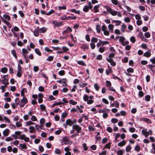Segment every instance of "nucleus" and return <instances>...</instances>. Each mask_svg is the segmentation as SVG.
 <instances>
[{"label":"nucleus","mask_w":155,"mask_h":155,"mask_svg":"<svg viewBox=\"0 0 155 155\" xmlns=\"http://www.w3.org/2000/svg\"><path fill=\"white\" fill-rule=\"evenodd\" d=\"M141 47L143 49H147L148 46L146 44L143 43L141 45Z\"/></svg>","instance_id":"51"},{"label":"nucleus","mask_w":155,"mask_h":155,"mask_svg":"<svg viewBox=\"0 0 155 155\" xmlns=\"http://www.w3.org/2000/svg\"><path fill=\"white\" fill-rule=\"evenodd\" d=\"M114 26L112 24H109L108 26V28L110 32H113Z\"/></svg>","instance_id":"32"},{"label":"nucleus","mask_w":155,"mask_h":155,"mask_svg":"<svg viewBox=\"0 0 155 155\" xmlns=\"http://www.w3.org/2000/svg\"><path fill=\"white\" fill-rule=\"evenodd\" d=\"M142 134L146 137H147L148 135H151L152 132L151 130H149L148 131H147V130L143 129L141 131Z\"/></svg>","instance_id":"5"},{"label":"nucleus","mask_w":155,"mask_h":155,"mask_svg":"<svg viewBox=\"0 0 155 155\" xmlns=\"http://www.w3.org/2000/svg\"><path fill=\"white\" fill-rule=\"evenodd\" d=\"M39 28V27H37L35 29L33 34L34 35L36 36L37 37L39 35V33H40Z\"/></svg>","instance_id":"16"},{"label":"nucleus","mask_w":155,"mask_h":155,"mask_svg":"<svg viewBox=\"0 0 155 155\" xmlns=\"http://www.w3.org/2000/svg\"><path fill=\"white\" fill-rule=\"evenodd\" d=\"M62 129H60L56 131L54 133L56 135H59V134H60L62 132Z\"/></svg>","instance_id":"50"},{"label":"nucleus","mask_w":155,"mask_h":155,"mask_svg":"<svg viewBox=\"0 0 155 155\" xmlns=\"http://www.w3.org/2000/svg\"><path fill=\"white\" fill-rule=\"evenodd\" d=\"M140 147L138 145H137L134 147V150L135 151L137 152L139 151L140 150Z\"/></svg>","instance_id":"47"},{"label":"nucleus","mask_w":155,"mask_h":155,"mask_svg":"<svg viewBox=\"0 0 155 155\" xmlns=\"http://www.w3.org/2000/svg\"><path fill=\"white\" fill-rule=\"evenodd\" d=\"M35 123L31 120H29L25 122V126H30L34 124Z\"/></svg>","instance_id":"23"},{"label":"nucleus","mask_w":155,"mask_h":155,"mask_svg":"<svg viewBox=\"0 0 155 155\" xmlns=\"http://www.w3.org/2000/svg\"><path fill=\"white\" fill-rule=\"evenodd\" d=\"M81 48L83 50L87 49L88 48V46L87 44H84L82 45Z\"/></svg>","instance_id":"42"},{"label":"nucleus","mask_w":155,"mask_h":155,"mask_svg":"<svg viewBox=\"0 0 155 155\" xmlns=\"http://www.w3.org/2000/svg\"><path fill=\"white\" fill-rule=\"evenodd\" d=\"M152 149L150 150V152L152 153L155 154V144L153 143L152 144Z\"/></svg>","instance_id":"30"},{"label":"nucleus","mask_w":155,"mask_h":155,"mask_svg":"<svg viewBox=\"0 0 155 155\" xmlns=\"http://www.w3.org/2000/svg\"><path fill=\"white\" fill-rule=\"evenodd\" d=\"M112 22L115 23V25L116 26H119L120 25L121 23V21L118 20H113Z\"/></svg>","instance_id":"20"},{"label":"nucleus","mask_w":155,"mask_h":155,"mask_svg":"<svg viewBox=\"0 0 155 155\" xmlns=\"http://www.w3.org/2000/svg\"><path fill=\"white\" fill-rule=\"evenodd\" d=\"M140 120H141L143 121L147 122H148L149 123H151V121L150 119L147 118H141L140 119Z\"/></svg>","instance_id":"37"},{"label":"nucleus","mask_w":155,"mask_h":155,"mask_svg":"<svg viewBox=\"0 0 155 155\" xmlns=\"http://www.w3.org/2000/svg\"><path fill=\"white\" fill-rule=\"evenodd\" d=\"M16 126L18 127H20L22 126V124L19 122L17 121L15 123Z\"/></svg>","instance_id":"54"},{"label":"nucleus","mask_w":155,"mask_h":155,"mask_svg":"<svg viewBox=\"0 0 155 155\" xmlns=\"http://www.w3.org/2000/svg\"><path fill=\"white\" fill-rule=\"evenodd\" d=\"M69 102L70 104L72 105H75L77 104V102L75 101L72 99L70 100Z\"/></svg>","instance_id":"41"},{"label":"nucleus","mask_w":155,"mask_h":155,"mask_svg":"<svg viewBox=\"0 0 155 155\" xmlns=\"http://www.w3.org/2000/svg\"><path fill=\"white\" fill-rule=\"evenodd\" d=\"M66 123L68 125H69L70 126H71L73 124L72 121L70 119L67 120L66 121Z\"/></svg>","instance_id":"35"},{"label":"nucleus","mask_w":155,"mask_h":155,"mask_svg":"<svg viewBox=\"0 0 155 155\" xmlns=\"http://www.w3.org/2000/svg\"><path fill=\"white\" fill-rule=\"evenodd\" d=\"M44 127V125L40 124H36L35 127V128L36 130H37L38 131H40L41 130L43 129V127Z\"/></svg>","instance_id":"17"},{"label":"nucleus","mask_w":155,"mask_h":155,"mask_svg":"<svg viewBox=\"0 0 155 155\" xmlns=\"http://www.w3.org/2000/svg\"><path fill=\"white\" fill-rule=\"evenodd\" d=\"M130 40L133 43H134L136 41L135 38L134 36L131 37L130 38Z\"/></svg>","instance_id":"61"},{"label":"nucleus","mask_w":155,"mask_h":155,"mask_svg":"<svg viewBox=\"0 0 155 155\" xmlns=\"http://www.w3.org/2000/svg\"><path fill=\"white\" fill-rule=\"evenodd\" d=\"M111 2L115 5H117L119 3V2L117 0H111Z\"/></svg>","instance_id":"63"},{"label":"nucleus","mask_w":155,"mask_h":155,"mask_svg":"<svg viewBox=\"0 0 155 155\" xmlns=\"http://www.w3.org/2000/svg\"><path fill=\"white\" fill-rule=\"evenodd\" d=\"M54 153L56 154H60L61 153V152L59 149L56 148L55 150Z\"/></svg>","instance_id":"52"},{"label":"nucleus","mask_w":155,"mask_h":155,"mask_svg":"<svg viewBox=\"0 0 155 155\" xmlns=\"http://www.w3.org/2000/svg\"><path fill=\"white\" fill-rule=\"evenodd\" d=\"M29 132L30 133H35V127L33 126H30L29 128Z\"/></svg>","instance_id":"19"},{"label":"nucleus","mask_w":155,"mask_h":155,"mask_svg":"<svg viewBox=\"0 0 155 155\" xmlns=\"http://www.w3.org/2000/svg\"><path fill=\"white\" fill-rule=\"evenodd\" d=\"M106 10L108 12L113 16L117 15L118 17H122L121 13L120 12L115 11L114 9L109 7L107 8Z\"/></svg>","instance_id":"2"},{"label":"nucleus","mask_w":155,"mask_h":155,"mask_svg":"<svg viewBox=\"0 0 155 155\" xmlns=\"http://www.w3.org/2000/svg\"><path fill=\"white\" fill-rule=\"evenodd\" d=\"M63 141L65 144H69L70 143V141L66 137H65L63 138Z\"/></svg>","instance_id":"27"},{"label":"nucleus","mask_w":155,"mask_h":155,"mask_svg":"<svg viewBox=\"0 0 155 155\" xmlns=\"http://www.w3.org/2000/svg\"><path fill=\"white\" fill-rule=\"evenodd\" d=\"M119 103L117 101H115V103H113L111 104H110V107H119Z\"/></svg>","instance_id":"21"},{"label":"nucleus","mask_w":155,"mask_h":155,"mask_svg":"<svg viewBox=\"0 0 155 155\" xmlns=\"http://www.w3.org/2000/svg\"><path fill=\"white\" fill-rule=\"evenodd\" d=\"M8 69L6 67H3L1 68V71L3 73H6L8 71Z\"/></svg>","instance_id":"36"},{"label":"nucleus","mask_w":155,"mask_h":155,"mask_svg":"<svg viewBox=\"0 0 155 155\" xmlns=\"http://www.w3.org/2000/svg\"><path fill=\"white\" fill-rule=\"evenodd\" d=\"M106 85L107 87H109L111 85V83L108 81H106Z\"/></svg>","instance_id":"48"},{"label":"nucleus","mask_w":155,"mask_h":155,"mask_svg":"<svg viewBox=\"0 0 155 155\" xmlns=\"http://www.w3.org/2000/svg\"><path fill=\"white\" fill-rule=\"evenodd\" d=\"M124 6L126 8L128 13H130L131 11H133V10L129 6L126 5H124Z\"/></svg>","instance_id":"34"},{"label":"nucleus","mask_w":155,"mask_h":155,"mask_svg":"<svg viewBox=\"0 0 155 155\" xmlns=\"http://www.w3.org/2000/svg\"><path fill=\"white\" fill-rule=\"evenodd\" d=\"M1 17L2 19V21L3 22H4V21H8L10 19V16L7 14H4L3 15V17L1 16Z\"/></svg>","instance_id":"12"},{"label":"nucleus","mask_w":155,"mask_h":155,"mask_svg":"<svg viewBox=\"0 0 155 155\" xmlns=\"http://www.w3.org/2000/svg\"><path fill=\"white\" fill-rule=\"evenodd\" d=\"M47 29V28L45 27H42L41 28H39L40 33H44L46 31Z\"/></svg>","instance_id":"31"},{"label":"nucleus","mask_w":155,"mask_h":155,"mask_svg":"<svg viewBox=\"0 0 155 155\" xmlns=\"http://www.w3.org/2000/svg\"><path fill=\"white\" fill-rule=\"evenodd\" d=\"M73 129L76 130L77 134H78L81 130V127L77 125H74L72 127Z\"/></svg>","instance_id":"10"},{"label":"nucleus","mask_w":155,"mask_h":155,"mask_svg":"<svg viewBox=\"0 0 155 155\" xmlns=\"http://www.w3.org/2000/svg\"><path fill=\"white\" fill-rule=\"evenodd\" d=\"M87 84V83H80L79 85L80 87H84L86 86Z\"/></svg>","instance_id":"53"},{"label":"nucleus","mask_w":155,"mask_h":155,"mask_svg":"<svg viewBox=\"0 0 155 155\" xmlns=\"http://www.w3.org/2000/svg\"><path fill=\"white\" fill-rule=\"evenodd\" d=\"M45 122V119L44 118H41L40 120V123L44 126V123Z\"/></svg>","instance_id":"55"},{"label":"nucleus","mask_w":155,"mask_h":155,"mask_svg":"<svg viewBox=\"0 0 155 155\" xmlns=\"http://www.w3.org/2000/svg\"><path fill=\"white\" fill-rule=\"evenodd\" d=\"M22 73L23 72L22 71L21 66L19 65V64H18L17 76L18 77H21Z\"/></svg>","instance_id":"6"},{"label":"nucleus","mask_w":155,"mask_h":155,"mask_svg":"<svg viewBox=\"0 0 155 155\" xmlns=\"http://www.w3.org/2000/svg\"><path fill=\"white\" fill-rule=\"evenodd\" d=\"M96 29L97 32L98 33H100L101 32V28L99 25H97L96 26Z\"/></svg>","instance_id":"57"},{"label":"nucleus","mask_w":155,"mask_h":155,"mask_svg":"<svg viewBox=\"0 0 155 155\" xmlns=\"http://www.w3.org/2000/svg\"><path fill=\"white\" fill-rule=\"evenodd\" d=\"M93 7V6L91 5V2H89L88 3V5H85L83 7V11L84 12H87L89 9H91Z\"/></svg>","instance_id":"3"},{"label":"nucleus","mask_w":155,"mask_h":155,"mask_svg":"<svg viewBox=\"0 0 155 155\" xmlns=\"http://www.w3.org/2000/svg\"><path fill=\"white\" fill-rule=\"evenodd\" d=\"M125 40V38L123 36H120L119 37V41L121 43V45L122 43L124 42Z\"/></svg>","instance_id":"29"},{"label":"nucleus","mask_w":155,"mask_h":155,"mask_svg":"<svg viewBox=\"0 0 155 155\" xmlns=\"http://www.w3.org/2000/svg\"><path fill=\"white\" fill-rule=\"evenodd\" d=\"M19 138L21 140H24L26 142H28L29 141V138L24 134L21 135Z\"/></svg>","instance_id":"8"},{"label":"nucleus","mask_w":155,"mask_h":155,"mask_svg":"<svg viewBox=\"0 0 155 155\" xmlns=\"http://www.w3.org/2000/svg\"><path fill=\"white\" fill-rule=\"evenodd\" d=\"M140 38L141 39L142 41H145L146 42H148V40L144 38L143 35H141L140 36Z\"/></svg>","instance_id":"58"},{"label":"nucleus","mask_w":155,"mask_h":155,"mask_svg":"<svg viewBox=\"0 0 155 155\" xmlns=\"http://www.w3.org/2000/svg\"><path fill=\"white\" fill-rule=\"evenodd\" d=\"M107 61L110 64V65L113 66H115L116 64V62H114L111 58H106Z\"/></svg>","instance_id":"13"},{"label":"nucleus","mask_w":155,"mask_h":155,"mask_svg":"<svg viewBox=\"0 0 155 155\" xmlns=\"http://www.w3.org/2000/svg\"><path fill=\"white\" fill-rule=\"evenodd\" d=\"M28 102V100L26 97H23L21 100L20 103V107H23L25 104Z\"/></svg>","instance_id":"7"},{"label":"nucleus","mask_w":155,"mask_h":155,"mask_svg":"<svg viewBox=\"0 0 155 155\" xmlns=\"http://www.w3.org/2000/svg\"><path fill=\"white\" fill-rule=\"evenodd\" d=\"M19 145L22 149H27V146L25 144H20Z\"/></svg>","instance_id":"43"},{"label":"nucleus","mask_w":155,"mask_h":155,"mask_svg":"<svg viewBox=\"0 0 155 155\" xmlns=\"http://www.w3.org/2000/svg\"><path fill=\"white\" fill-rule=\"evenodd\" d=\"M108 69L106 70V73L107 75H108L109 74L111 73L112 70L111 68L109 67V65L108 66Z\"/></svg>","instance_id":"33"},{"label":"nucleus","mask_w":155,"mask_h":155,"mask_svg":"<svg viewBox=\"0 0 155 155\" xmlns=\"http://www.w3.org/2000/svg\"><path fill=\"white\" fill-rule=\"evenodd\" d=\"M138 26H140L142 24V21L141 19L137 20L136 22Z\"/></svg>","instance_id":"59"},{"label":"nucleus","mask_w":155,"mask_h":155,"mask_svg":"<svg viewBox=\"0 0 155 155\" xmlns=\"http://www.w3.org/2000/svg\"><path fill=\"white\" fill-rule=\"evenodd\" d=\"M7 85H6V84H4V85L1 86V88L2 92H3L5 91V88Z\"/></svg>","instance_id":"45"},{"label":"nucleus","mask_w":155,"mask_h":155,"mask_svg":"<svg viewBox=\"0 0 155 155\" xmlns=\"http://www.w3.org/2000/svg\"><path fill=\"white\" fill-rule=\"evenodd\" d=\"M53 23L57 27H60L61 25H63V22H58L57 21H53Z\"/></svg>","instance_id":"18"},{"label":"nucleus","mask_w":155,"mask_h":155,"mask_svg":"<svg viewBox=\"0 0 155 155\" xmlns=\"http://www.w3.org/2000/svg\"><path fill=\"white\" fill-rule=\"evenodd\" d=\"M8 81V75H4L3 77V79L1 81V82L3 84L8 85L9 84Z\"/></svg>","instance_id":"4"},{"label":"nucleus","mask_w":155,"mask_h":155,"mask_svg":"<svg viewBox=\"0 0 155 155\" xmlns=\"http://www.w3.org/2000/svg\"><path fill=\"white\" fill-rule=\"evenodd\" d=\"M57 81L59 83L62 84V86H67V80L65 78H63L61 80H58Z\"/></svg>","instance_id":"9"},{"label":"nucleus","mask_w":155,"mask_h":155,"mask_svg":"<svg viewBox=\"0 0 155 155\" xmlns=\"http://www.w3.org/2000/svg\"><path fill=\"white\" fill-rule=\"evenodd\" d=\"M151 55V51L150 49L147 50L146 52H145L143 56L147 58H149Z\"/></svg>","instance_id":"15"},{"label":"nucleus","mask_w":155,"mask_h":155,"mask_svg":"<svg viewBox=\"0 0 155 155\" xmlns=\"http://www.w3.org/2000/svg\"><path fill=\"white\" fill-rule=\"evenodd\" d=\"M94 87L95 88V89L97 91H98L99 88L100 87L98 85V84L97 83H95L94 84Z\"/></svg>","instance_id":"44"},{"label":"nucleus","mask_w":155,"mask_h":155,"mask_svg":"<svg viewBox=\"0 0 155 155\" xmlns=\"http://www.w3.org/2000/svg\"><path fill=\"white\" fill-rule=\"evenodd\" d=\"M127 71L129 73H133L134 71V70L133 68H130L127 69Z\"/></svg>","instance_id":"60"},{"label":"nucleus","mask_w":155,"mask_h":155,"mask_svg":"<svg viewBox=\"0 0 155 155\" xmlns=\"http://www.w3.org/2000/svg\"><path fill=\"white\" fill-rule=\"evenodd\" d=\"M124 21L126 23H129L130 21V20L129 18L127 17L124 18Z\"/></svg>","instance_id":"62"},{"label":"nucleus","mask_w":155,"mask_h":155,"mask_svg":"<svg viewBox=\"0 0 155 155\" xmlns=\"http://www.w3.org/2000/svg\"><path fill=\"white\" fill-rule=\"evenodd\" d=\"M98 41V39L95 38L93 37L91 40V42L96 43Z\"/></svg>","instance_id":"56"},{"label":"nucleus","mask_w":155,"mask_h":155,"mask_svg":"<svg viewBox=\"0 0 155 155\" xmlns=\"http://www.w3.org/2000/svg\"><path fill=\"white\" fill-rule=\"evenodd\" d=\"M5 120V121L8 123L10 122L9 119L5 116H3L2 115H0V120L3 121Z\"/></svg>","instance_id":"11"},{"label":"nucleus","mask_w":155,"mask_h":155,"mask_svg":"<svg viewBox=\"0 0 155 155\" xmlns=\"http://www.w3.org/2000/svg\"><path fill=\"white\" fill-rule=\"evenodd\" d=\"M22 54L24 58L28 57V51L27 49L25 48H22Z\"/></svg>","instance_id":"14"},{"label":"nucleus","mask_w":155,"mask_h":155,"mask_svg":"<svg viewBox=\"0 0 155 155\" xmlns=\"http://www.w3.org/2000/svg\"><path fill=\"white\" fill-rule=\"evenodd\" d=\"M9 132L10 131L8 129H6L3 131V134L5 137L7 136L9 134Z\"/></svg>","instance_id":"26"},{"label":"nucleus","mask_w":155,"mask_h":155,"mask_svg":"<svg viewBox=\"0 0 155 155\" xmlns=\"http://www.w3.org/2000/svg\"><path fill=\"white\" fill-rule=\"evenodd\" d=\"M31 120L33 121H37V119L36 117L34 115L31 116Z\"/></svg>","instance_id":"39"},{"label":"nucleus","mask_w":155,"mask_h":155,"mask_svg":"<svg viewBox=\"0 0 155 155\" xmlns=\"http://www.w3.org/2000/svg\"><path fill=\"white\" fill-rule=\"evenodd\" d=\"M126 143V141L123 140L122 141L118 143L117 145L119 147H122L124 146Z\"/></svg>","instance_id":"25"},{"label":"nucleus","mask_w":155,"mask_h":155,"mask_svg":"<svg viewBox=\"0 0 155 155\" xmlns=\"http://www.w3.org/2000/svg\"><path fill=\"white\" fill-rule=\"evenodd\" d=\"M29 118V116L28 115L25 114L23 116V119L25 120L26 121L28 120Z\"/></svg>","instance_id":"64"},{"label":"nucleus","mask_w":155,"mask_h":155,"mask_svg":"<svg viewBox=\"0 0 155 155\" xmlns=\"http://www.w3.org/2000/svg\"><path fill=\"white\" fill-rule=\"evenodd\" d=\"M35 53L38 55L39 56H40L41 55V53L38 49L36 48L35 49Z\"/></svg>","instance_id":"40"},{"label":"nucleus","mask_w":155,"mask_h":155,"mask_svg":"<svg viewBox=\"0 0 155 155\" xmlns=\"http://www.w3.org/2000/svg\"><path fill=\"white\" fill-rule=\"evenodd\" d=\"M127 28V26L126 24L123 23L121 25V30L123 32H124L125 29Z\"/></svg>","instance_id":"28"},{"label":"nucleus","mask_w":155,"mask_h":155,"mask_svg":"<svg viewBox=\"0 0 155 155\" xmlns=\"http://www.w3.org/2000/svg\"><path fill=\"white\" fill-rule=\"evenodd\" d=\"M149 68L150 69L151 71L154 73H155V65L149 64L148 65Z\"/></svg>","instance_id":"24"},{"label":"nucleus","mask_w":155,"mask_h":155,"mask_svg":"<svg viewBox=\"0 0 155 155\" xmlns=\"http://www.w3.org/2000/svg\"><path fill=\"white\" fill-rule=\"evenodd\" d=\"M100 5H97L94 6V12L95 13L97 12H98V9L99 8Z\"/></svg>","instance_id":"38"},{"label":"nucleus","mask_w":155,"mask_h":155,"mask_svg":"<svg viewBox=\"0 0 155 155\" xmlns=\"http://www.w3.org/2000/svg\"><path fill=\"white\" fill-rule=\"evenodd\" d=\"M77 63L83 66H86L84 62L82 61H77Z\"/></svg>","instance_id":"46"},{"label":"nucleus","mask_w":155,"mask_h":155,"mask_svg":"<svg viewBox=\"0 0 155 155\" xmlns=\"http://www.w3.org/2000/svg\"><path fill=\"white\" fill-rule=\"evenodd\" d=\"M94 96L91 95L89 96L86 94H84L83 96V100L84 101L87 102L88 104H91L94 102L93 99Z\"/></svg>","instance_id":"1"},{"label":"nucleus","mask_w":155,"mask_h":155,"mask_svg":"<svg viewBox=\"0 0 155 155\" xmlns=\"http://www.w3.org/2000/svg\"><path fill=\"white\" fill-rule=\"evenodd\" d=\"M19 30V28L16 26H15L13 28L11 29V31L16 36L15 34V31H18Z\"/></svg>","instance_id":"22"},{"label":"nucleus","mask_w":155,"mask_h":155,"mask_svg":"<svg viewBox=\"0 0 155 155\" xmlns=\"http://www.w3.org/2000/svg\"><path fill=\"white\" fill-rule=\"evenodd\" d=\"M131 149V147L130 145H129L126 148V151L127 152H129Z\"/></svg>","instance_id":"49"}]
</instances>
